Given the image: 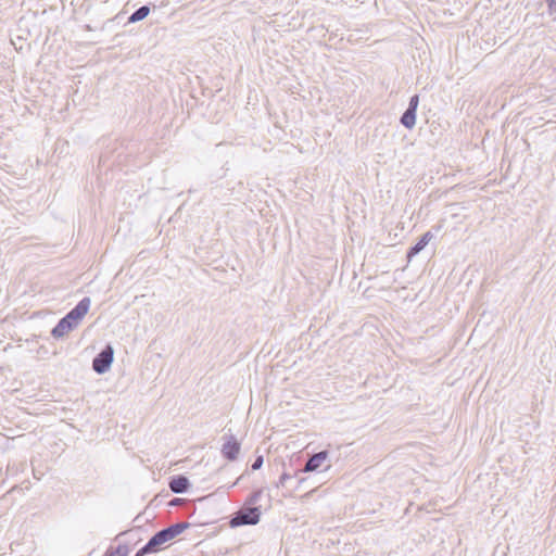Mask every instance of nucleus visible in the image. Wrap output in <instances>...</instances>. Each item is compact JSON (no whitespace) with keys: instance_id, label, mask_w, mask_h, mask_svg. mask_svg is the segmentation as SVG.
<instances>
[{"instance_id":"17","label":"nucleus","mask_w":556,"mask_h":556,"mask_svg":"<svg viewBox=\"0 0 556 556\" xmlns=\"http://www.w3.org/2000/svg\"><path fill=\"white\" fill-rule=\"evenodd\" d=\"M290 478H291V476H290L289 473L283 472V473L280 476L279 483H280L281 485H285V484H286V482H287V480H288V479H290Z\"/></svg>"},{"instance_id":"12","label":"nucleus","mask_w":556,"mask_h":556,"mask_svg":"<svg viewBox=\"0 0 556 556\" xmlns=\"http://www.w3.org/2000/svg\"><path fill=\"white\" fill-rule=\"evenodd\" d=\"M400 122L407 129L414 128L416 125V112L406 109L402 114Z\"/></svg>"},{"instance_id":"1","label":"nucleus","mask_w":556,"mask_h":556,"mask_svg":"<svg viewBox=\"0 0 556 556\" xmlns=\"http://www.w3.org/2000/svg\"><path fill=\"white\" fill-rule=\"evenodd\" d=\"M261 507L243 504L230 518L229 526L237 528L241 526H254L261 520Z\"/></svg>"},{"instance_id":"9","label":"nucleus","mask_w":556,"mask_h":556,"mask_svg":"<svg viewBox=\"0 0 556 556\" xmlns=\"http://www.w3.org/2000/svg\"><path fill=\"white\" fill-rule=\"evenodd\" d=\"M432 233L430 231L425 232L419 240L412 245L407 251V258L412 260L414 256L419 254L429 243V241L432 239Z\"/></svg>"},{"instance_id":"13","label":"nucleus","mask_w":556,"mask_h":556,"mask_svg":"<svg viewBox=\"0 0 556 556\" xmlns=\"http://www.w3.org/2000/svg\"><path fill=\"white\" fill-rule=\"evenodd\" d=\"M262 494H263V490L262 489H258L256 491H254L248 498L247 501L244 502V504L247 505H250V506H256V503L261 500L262 497Z\"/></svg>"},{"instance_id":"15","label":"nucleus","mask_w":556,"mask_h":556,"mask_svg":"<svg viewBox=\"0 0 556 556\" xmlns=\"http://www.w3.org/2000/svg\"><path fill=\"white\" fill-rule=\"evenodd\" d=\"M263 463H264V458H263V456H262V455L257 456V457L254 459L253 464L251 465V469H252V470H258V469H261V467L263 466Z\"/></svg>"},{"instance_id":"6","label":"nucleus","mask_w":556,"mask_h":556,"mask_svg":"<svg viewBox=\"0 0 556 556\" xmlns=\"http://www.w3.org/2000/svg\"><path fill=\"white\" fill-rule=\"evenodd\" d=\"M78 326V323H76L73 317H71L68 314H66L64 317H62L59 323L53 327L51 330V334L53 338L59 339L74 330Z\"/></svg>"},{"instance_id":"19","label":"nucleus","mask_w":556,"mask_h":556,"mask_svg":"<svg viewBox=\"0 0 556 556\" xmlns=\"http://www.w3.org/2000/svg\"><path fill=\"white\" fill-rule=\"evenodd\" d=\"M115 552H117V556L124 554L121 546H118Z\"/></svg>"},{"instance_id":"5","label":"nucleus","mask_w":556,"mask_h":556,"mask_svg":"<svg viewBox=\"0 0 556 556\" xmlns=\"http://www.w3.org/2000/svg\"><path fill=\"white\" fill-rule=\"evenodd\" d=\"M166 542L168 541L164 536L162 530H160L155 534H153L141 548L137 551L136 556H146L149 554L156 553L157 551H160L161 546Z\"/></svg>"},{"instance_id":"3","label":"nucleus","mask_w":556,"mask_h":556,"mask_svg":"<svg viewBox=\"0 0 556 556\" xmlns=\"http://www.w3.org/2000/svg\"><path fill=\"white\" fill-rule=\"evenodd\" d=\"M329 452L327 450L313 454L305 463L302 472L327 471L331 464L327 463Z\"/></svg>"},{"instance_id":"11","label":"nucleus","mask_w":556,"mask_h":556,"mask_svg":"<svg viewBox=\"0 0 556 556\" xmlns=\"http://www.w3.org/2000/svg\"><path fill=\"white\" fill-rule=\"evenodd\" d=\"M149 13H150V7L142 5L130 14V16L128 17V23L140 22V21L144 20L149 15Z\"/></svg>"},{"instance_id":"16","label":"nucleus","mask_w":556,"mask_h":556,"mask_svg":"<svg viewBox=\"0 0 556 556\" xmlns=\"http://www.w3.org/2000/svg\"><path fill=\"white\" fill-rule=\"evenodd\" d=\"M548 13L556 20V0H547Z\"/></svg>"},{"instance_id":"7","label":"nucleus","mask_w":556,"mask_h":556,"mask_svg":"<svg viewBox=\"0 0 556 556\" xmlns=\"http://www.w3.org/2000/svg\"><path fill=\"white\" fill-rule=\"evenodd\" d=\"M191 486L189 479L184 475H176L169 478L168 488L173 493L184 494Z\"/></svg>"},{"instance_id":"4","label":"nucleus","mask_w":556,"mask_h":556,"mask_svg":"<svg viewBox=\"0 0 556 556\" xmlns=\"http://www.w3.org/2000/svg\"><path fill=\"white\" fill-rule=\"evenodd\" d=\"M223 440L224 443L220 450L223 457L229 462L236 460L241 450L239 441L233 434H225Z\"/></svg>"},{"instance_id":"10","label":"nucleus","mask_w":556,"mask_h":556,"mask_svg":"<svg viewBox=\"0 0 556 556\" xmlns=\"http://www.w3.org/2000/svg\"><path fill=\"white\" fill-rule=\"evenodd\" d=\"M189 526L190 525L188 522H177L162 529V532L164 533L166 540L170 541L180 533H182L184 530L187 529Z\"/></svg>"},{"instance_id":"2","label":"nucleus","mask_w":556,"mask_h":556,"mask_svg":"<svg viewBox=\"0 0 556 556\" xmlns=\"http://www.w3.org/2000/svg\"><path fill=\"white\" fill-rule=\"evenodd\" d=\"M113 357L114 349L111 344H106L93 358L92 369L99 375L106 372L113 363Z\"/></svg>"},{"instance_id":"8","label":"nucleus","mask_w":556,"mask_h":556,"mask_svg":"<svg viewBox=\"0 0 556 556\" xmlns=\"http://www.w3.org/2000/svg\"><path fill=\"white\" fill-rule=\"evenodd\" d=\"M91 300L86 296L83 298L76 305L73 307L67 314L73 317L76 323H80L85 315L88 313L90 308Z\"/></svg>"},{"instance_id":"18","label":"nucleus","mask_w":556,"mask_h":556,"mask_svg":"<svg viewBox=\"0 0 556 556\" xmlns=\"http://www.w3.org/2000/svg\"><path fill=\"white\" fill-rule=\"evenodd\" d=\"M180 501H181L180 498H173V500L168 503V505H169V506H176Z\"/></svg>"},{"instance_id":"14","label":"nucleus","mask_w":556,"mask_h":556,"mask_svg":"<svg viewBox=\"0 0 556 556\" xmlns=\"http://www.w3.org/2000/svg\"><path fill=\"white\" fill-rule=\"evenodd\" d=\"M418 105H419V96L418 94H414L409 99L407 110L417 112Z\"/></svg>"}]
</instances>
